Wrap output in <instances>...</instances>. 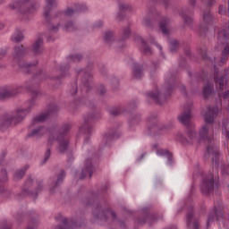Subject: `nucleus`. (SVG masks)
Returning <instances> with one entry per match:
<instances>
[{"instance_id": "obj_22", "label": "nucleus", "mask_w": 229, "mask_h": 229, "mask_svg": "<svg viewBox=\"0 0 229 229\" xmlns=\"http://www.w3.org/2000/svg\"><path fill=\"white\" fill-rule=\"evenodd\" d=\"M215 83L219 90L223 91L225 89H228V79L225 76H220L219 72L215 71Z\"/></svg>"}, {"instance_id": "obj_54", "label": "nucleus", "mask_w": 229, "mask_h": 229, "mask_svg": "<svg viewBox=\"0 0 229 229\" xmlns=\"http://www.w3.org/2000/svg\"><path fill=\"white\" fill-rule=\"evenodd\" d=\"M170 51L171 53H176L178 51V41L174 39L170 42Z\"/></svg>"}, {"instance_id": "obj_23", "label": "nucleus", "mask_w": 229, "mask_h": 229, "mask_svg": "<svg viewBox=\"0 0 229 229\" xmlns=\"http://www.w3.org/2000/svg\"><path fill=\"white\" fill-rule=\"evenodd\" d=\"M13 123V118L12 114H5L0 118V131H6L10 126Z\"/></svg>"}, {"instance_id": "obj_19", "label": "nucleus", "mask_w": 229, "mask_h": 229, "mask_svg": "<svg viewBox=\"0 0 229 229\" xmlns=\"http://www.w3.org/2000/svg\"><path fill=\"white\" fill-rule=\"evenodd\" d=\"M78 77L81 76L82 85L87 87V89H90V85L92 83V72L90 71H85L84 69L77 70Z\"/></svg>"}, {"instance_id": "obj_4", "label": "nucleus", "mask_w": 229, "mask_h": 229, "mask_svg": "<svg viewBox=\"0 0 229 229\" xmlns=\"http://www.w3.org/2000/svg\"><path fill=\"white\" fill-rule=\"evenodd\" d=\"M217 40H218V44H222V46H224V50L222 51L221 62L225 64V61L229 56V31L226 30H219Z\"/></svg>"}, {"instance_id": "obj_2", "label": "nucleus", "mask_w": 229, "mask_h": 229, "mask_svg": "<svg viewBox=\"0 0 229 229\" xmlns=\"http://www.w3.org/2000/svg\"><path fill=\"white\" fill-rule=\"evenodd\" d=\"M209 135H214V127L212 125L202 126L199 131V137L206 139L208 142L206 157L211 158L215 167H217L219 165V148L212 143V137H208Z\"/></svg>"}, {"instance_id": "obj_20", "label": "nucleus", "mask_w": 229, "mask_h": 229, "mask_svg": "<svg viewBox=\"0 0 229 229\" xmlns=\"http://www.w3.org/2000/svg\"><path fill=\"white\" fill-rule=\"evenodd\" d=\"M65 174V171L60 170V172L55 176L50 187V192L52 194L55 192V189H58V187L64 183Z\"/></svg>"}, {"instance_id": "obj_64", "label": "nucleus", "mask_w": 229, "mask_h": 229, "mask_svg": "<svg viewBox=\"0 0 229 229\" xmlns=\"http://www.w3.org/2000/svg\"><path fill=\"white\" fill-rule=\"evenodd\" d=\"M157 219H158V218H157V216H154V215H149V216H147V221H153V222H155V221H157Z\"/></svg>"}, {"instance_id": "obj_48", "label": "nucleus", "mask_w": 229, "mask_h": 229, "mask_svg": "<svg viewBox=\"0 0 229 229\" xmlns=\"http://www.w3.org/2000/svg\"><path fill=\"white\" fill-rule=\"evenodd\" d=\"M142 43V51L143 55H151L153 53V50H151V47L148 46V43L144 41V39H141Z\"/></svg>"}, {"instance_id": "obj_41", "label": "nucleus", "mask_w": 229, "mask_h": 229, "mask_svg": "<svg viewBox=\"0 0 229 229\" xmlns=\"http://www.w3.org/2000/svg\"><path fill=\"white\" fill-rule=\"evenodd\" d=\"M162 130V127H160V125H158V122L155 121V122H152L150 123V125L148 126V131L151 132V133H159L160 131Z\"/></svg>"}, {"instance_id": "obj_12", "label": "nucleus", "mask_w": 229, "mask_h": 229, "mask_svg": "<svg viewBox=\"0 0 229 229\" xmlns=\"http://www.w3.org/2000/svg\"><path fill=\"white\" fill-rule=\"evenodd\" d=\"M72 127V125L71 123H64L63 125H61L59 131L50 132L48 138L49 146H53V143L55 142V137H60V135H63V137H67V134L69 133V131H71Z\"/></svg>"}, {"instance_id": "obj_28", "label": "nucleus", "mask_w": 229, "mask_h": 229, "mask_svg": "<svg viewBox=\"0 0 229 229\" xmlns=\"http://www.w3.org/2000/svg\"><path fill=\"white\" fill-rule=\"evenodd\" d=\"M121 136V132L119 131H111L108 133H106L104 136V143L106 146H110V143L114 140V139H119Z\"/></svg>"}, {"instance_id": "obj_24", "label": "nucleus", "mask_w": 229, "mask_h": 229, "mask_svg": "<svg viewBox=\"0 0 229 229\" xmlns=\"http://www.w3.org/2000/svg\"><path fill=\"white\" fill-rule=\"evenodd\" d=\"M218 113L219 108L217 106H208L204 116L207 124H212L214 123V117H216Z\"/></svg>"}, {"instance_id": "obj_1", "label": "nucleus", "mask_w": 229, "mask_h": 229, "mask_svg": "<svg viewBox=\"0 0 229 229\" xmlns=\"http://www.w3.org/2000/svg\"><path fill=\"white\" fill-rule=\"evenodd\" d=\"M92 216L95 221H100V223H103L104 225H112L113 223H118L121 228H126L124 221L119 220L115 211H114L103 202L95 204L92 210Z\"/></svg>"}, {"instance_id": "obj_60", "label": "nucleus", "mask_w": 229, "mask_h": 229, "mask_svg": "<svg viewBox=\"0 0 229 229\" xmlns=\"http://www.w3.org/2000/svg\"><path fill=\"white\" fill-rule=\"evenodd\" d=\"M76 92H78V84L73 83L70 89V93L72 94V96H75Z\"/></svg>"}, {"instance_id": "obj_27", "label": "nucleus", "mask_w": 229, "mask_h": 229, "mask_svg": "<svg viewBox=\"0 0 229 229\" xmlns=\"http://www.w3.org/2000/svg\"><path fill=\"white\" fill-rule=\"evenodd\" d=\"M89 175L92 178V159H87L84 167L79 174V179L83 180L85 176Z\"/></svg>"}, {"instance_id": "obj_7", "label": "nucleus", "mask_w": 229, "mask_h": 229, "mask_svg": "<svg viewBox=\"0 0 229 229\" xmlns=\"http://www.w3.org/2000/svg\"><path fill=\"white\" fill-rule=\"evenodd\" d=\"M33 106H35V98H32L30 101V106L28 108H18L15 111L14 114H12L13 124H14L15 126H17V124H21V123L24 121V118L26 117L27 114H30V112H31V108H33Z\"/></svg>"}, {"instance_id": "obj_21", "label": "nucleus", "mask_w": 229, "mask_h": 229, "mask_svg": "<svg viewBox=\"0 0 229 229\" xmlns=\"http://www.w3.org/2000/svg\"><path fill=\"white\" fill-rule=\"evenodd\" d=\"M28 47L23 45H17L13 47V60L19 61L21 58H24L28 55Z\"/></svg>"}, {"instance_id": "obj_5", "label": "nucleus", "mask_w": 229, "mask_h": 229, "mask_svg": "<svg viewBox=\"0 0 229 229\" xmlns=\"http://www.w3.org/2000/svg\"><path fill=\"white\" fill-rule=\"evenodd\" d=\"M33 185V178L29 177L24 184V188L22 190V196H33L34 198H37V196H38V192H41V191H43L44 189V182L42 180H38L37 181V187L35 189L34 191L30 192V187H31ZM19 194V196L21 195Z\"/></svg>"}, {"instance_id": "obj_8", "label": "nucleus", "mask_w": 229, "mask_h": 229, "mask_svg": "<svg viewBox=\"0 0 229 229\" xmlns=\"http://www.w3.org/2000/svg\"><path fill=\"white\" fill-rule=\"evenodd\" d=\"M191 119H192V103H188L184 106L182 112L178 115V121L186 128L189 126H192V123H191Z\"/></svg>"}, {"instance_id": "obj_18", "label": "nucleus", "mask_w": 229, "mask_h": 229, "mask_svg": "<svg viewBox=\"0 0 229 229\" xmlns=\"http://www.w3.org/2000/svg\"><path fill=\"white\" fill-rule=\"evenodd\" d=\"M216 217V221H223V217H225V213H223V209L215 208L213 211L209 212L207 221V229L210 228V224L214 223Z\"/></svg>"}, {"instance_id": "obj_57", "label": "nucleus", "mask_w": 229, "mask_h": 229, "mask_svg": "<svg viewBox=\"0 0 229 229\" xmlns=\"http://www.w3.org/2000/svg\"><path fill=\"white\" fill-rule=\"evenodd\" d=\"M98 92L100 96H105L106 94V88L100 84L98 86Z\"/></svg>"}, {"instance_id": "obj_51", "label": "nucleus", "mask_w": 229, "mask_h": 229, "mask_svg": "<svg viewBox=\"0 0 229 229\" xmlns=\"http://www.w3.org/2000/svg\"><path fill=\"white\" fill-rule=\"evenodd\" d=\"M1 183H6L8 182V172L6 170H1V177H0Z\"/></svg>"}, {"instance_id": "obj_11", "label": "nucleus", "mask_w": 229, "mask_h": 229, "mask_svg": "<svg viewBox=\"0 0 229 229\" xmlns=\"http://www.w3.org/2000/svg\"><path fill=\"white\" fill-rule=\"evenodd\" d=\"M202 19L204 23H201L199 26V34L206 35L207 31H208V25L207 24H212L214 22V16L210 13V9L203 11Z\"/></svg>"}, {"instance_id": "obj_33", "label": "nucleus", "mask_w": 229, "mask_h": 229, "mask_svg": "<svg viewBox=\"0 0 229 229\" xmlns=\"http://www.w3.org/2000/svg\"><path fill=\"white\" fill-rule=\"evenodd\" d=\"M171 20L169 18H163L159 23V28L163 33V35H169V23Z\"/></svg>"}, {"instance_id": "obj_42", "label": "nucleus", "mask_w": 229, "mask_h": 229, "mask_svg": "<svg viewBox=\"0 0 229 229\" xmlns=\"http://www.w3.org/2000/svg\"><path fill=\"white\" fill-rule=\"evenodd\" d=\"M222 133L229 140V121L224 120L222 123Z\"/></svg>"}, {"instance_id": "obj_53", "label": "nucleus", "mask_w": 229, "mask_h": 229, "mask_svg": "<svg viewBox=\"0 0 229 229\" xmlns=\"http://www.w3.org/2000/svg\"><path fill=\"white\" fill-rule=\"evenodd\" d=\"M70 62H81V59L83 58V55L80 54H75L72 55H69Z\"/></svg>"}, {"instance_id": "obj_56", "label": "nucleus", "mask_w": 229, "mask_h": 229, "mask_svg": "<svg viewBox=\"0 0 229 229\" xmlns=\"http://www.w3.org/2000/svg\"><path fill=\"white\" fill-rule=\"evenodd\" d=\"M228 171H229V166L228 165H221V174H222L223 176L228 177L229 176Z\"/></svg>"}, {"instance_id": "obj_13", "label": "nucleus", "mask_w": 229, "mask_h": 229, "mask_svg": "<svg viewBox=\"0 0 229 229\" xmlns=\"http://www.w3.org/2000/svg\"><path fill=\"white\" fill-rule=\"evenodd\" d=\"M148 16H145L142 21L143 26L146 28H153V21L157 20V17L160 15V13L157 11L155 7H148L147 10Z\"/></svg>"}, {"instance_id": "obj_6", "label": "nucleus", "mask_w": 229, "mask_h": 229, "mask_svg": "<svg viewBox=\"0 0 229 229\" xmlns=\"http://www.w3.org/2000/svg\"><path fill=\"white\" fill-rule=\"evenodd\" d=\"M101 114H99V111L95 110L94 112L88 114L87 118L84 119L85 124L81 127L80 131L82 135H86L85 142H89V135L92 133V126L89 125V123L90 121H94L95 119H100Z\"/></svg>"}, {"instance_id": "obj_25", "label": "nucleus", "mask_w": 229, "mask_h": 229, "mask_svg": "<svg viewBox=\"0 0 229 229\" xmlns=\"http://www.w3.org/2000/svg\"><path fill=\"white\" fill-rule=\"evenodd\" d=\"M30 51L35 56H38V55L43 53L44 52V39H42V38H37L33 42Z\"/></svg>"}, {"instance_id": "obj_52", "label": "nucleus", "mask_w": 229, "mask_h": 229, "mask_svg": "<svg viewBox=\"0 0 229 229\" xmlns=\"http://www.w3.org/2000/svg\"><path fill=\"white\" fill-rule=\"evenodd\" d=\"M123 114V109L121 107H113L110 110V115H113V117H117V115Z\"/></svg>"}, {"instance_id": "obj_38", "label": "nucleus", "mask_w": 229, "mask_h": 229, "mask_svg": "<svg viewBox=\"0 0 229 229\" xmlns=\"http://www.w3.org/2000/svg\"><path fill=\"white\" fill-rule=\"evenodd\" d=\"M59 223H61V225H56L55 229H72V226H71V222H68L67 218L64 216L59 218Z\"/></svg>"}, {"instance_id": "obj_35", "label": "nucleus", "mask_w": 229, "mask_h": 229, "mask_svg": "<svg viewBox=\"0 0 229 229\" xmlns=\"http://www.w3.org/2000/svg\"><path fill=\"white\" fill-rule=\"evenodd\" d=\"M104 42L107 44V46H110L115 42V35L113 31L108 30L104 34Z\"/></svg>"}, {"instance_id": "obj_29", "label": "nucleus", "mask_w": 229, "mask_h": 229, "mask_svg": "<svg viewBox=\"0 0 229 229\" xmlns=\"http://www.w3.org/2000/svg\"><path fill=\"white\" fill-rule=\"evenodd\" d=\"M46 5L44 8V16L51 15V12L53 8H56L58 6V0H45Z\"/></svg>"}, {"instance_id": "obj_40", "label": "nucleus", "mask_w": 229, "mask_h": 229, "mask_svg": "<svg viewBox=\"0 0 229 229\" xmlns=\"http://www.w3.org/2000/svg\"><path fill=\"white\" fill-rule=\"evenodd\" d=\"M11 40L16 43L22 42L24 40V34L21 30H16L12 36Z\"/></svg>"}, {"instance_id": "obj_55", "label": "nucleus", "mask_w": 229, "mask_h": 229, "mask_svg": "<svg viewBox=\"0 0 229 229\" xmlns=\"http://www.w3.org/2000/svg\"><path fill=\"white\" fill-rule=\"evenodd\" d=\"M119 10L120 12H128L131 10V6H130L128 4L121 3L119 4Z\"/></svg>"}, {"instance_id": "obj_26", "label": "nucleus", "mask_w": 229, "mask_h": 229, "mask_svg": "<svg viewBox=\"0 0 229 229\" xmlns=\"http://www.w3.org/2000/svg\"><path fill=\"white\" fill-rule=\"evenodd\" d=\"M130 35H131V30L130 29V23H128L123 28L122 38L116 41L117 47H119V49H123V47H124V40H126Z\"/></svg>"}, {"instance_id": "obj_49", "label": "nucleus", "mask_w": 229, "mask_h": 229, "mask_svg": "<svg viewBox=\"0 0 229 229\" xmlns=\"http://www.w3.org/2000/svg\"><path fill=\"white\" fill-rule=\"evenodd\" d=\"M130 123L132 125L139 124V123H140V114H132L130 119Z\"/></svg>"}, {"instance_id": "obj_10", "label": "nucleus", "mask_w": 229, "mask_h": 229, "mask_svg": "<svg viewBox=\"0 0 229 229\" xmlns=\"http://www.w3.org/2000/svg\"><path fill=\"white\" fill-rule=\"evenodd\" d=\"M47 30L49 33H58L60 28H62V21H60L56 17H51V14L44 16Z\"/></svg>"}, {"instance_id": "obj_34", "label": "nucleus", "mask_w": 229, "mask_h": 229, "mask_svg": "<svg viewBox=\"0 0 229 229\" xmlns=\"http://www.w3.org/2000/svg\"><path fill=\"white\" fill-rule=\"evenodd\" d=\"M186 135L189 137V141L191 142V144L193 140H196V139H198V131H196V130L194 129V125H190L189 127H187Z\"/></svg>"}, {"instance_id": "obj_37", "label": "nucleus", "mask_w": 229, "mask_h": 229, "mask_svg": "<svg viewBox=\"0 0 229 229\" xmlns=\"http://www.w3.org/2000/svg\"><path fill=\"white\" fill-rule=\"evenodd\" d=\"M38 62H34V63H19L20 67L22 69V71L24 72H26V74H30V72H31V67H35V65H37Z\"/></svg>"}, {"instance_id": "obj_17", "label": "nucleus", "mask_w": 229, "mask_h": 229, "mask_svg": "<svg viewBox=\"0 0 229 229\" xmlns=\"http://www.w3.org/2000/svg\"><path fill=\"white\" fill-rule=\"evenodd\" d=\"M55 140H56L58 147L57 151L64 155V153H67L69 150V139L67 137H64V135L55 136Z\"/></svg>"}, {"instance_id": "obj_45", "label": "nucleus", "mask_w": 229, "mask_h": 229, "mask_svg": "<svg viewBox=\"0 0 229 229\" xmlns=\"http://www.w3.org/2000/svg\"><path fill=\"white\" fill-rule=\"evenodd\" d=\"M157 155H159L161 157H164V155H166L169 162H173V154L169 153V150L159 148L157 150Z\"/></svg>"}, {"instance_id": "obj_14", "label": "nucleus", "mask_w": 229, "mask_h": 229, "mask_svg": "<svg viewBox=\"0 0 229 229\" xmlns=\"http://www.w3.org/2000/svg\"><path fill=\"white\" fill-rule=\"evenodd\" d=\"M200 190L202 194L214 192V174H210L202 180Z\"/></svg>"}, {"instance_id": "obj_58", "label": "nucleus", "mask_w": 229, "mask_h": 229, "mask_svg": "<svg viewBox=\"0 0 229 229\" xmlns=\"http://www.w3.org/2000/svg\"><path fill=\"white\" fill-rule=\"evenodd\" d=\"M50 157H51V148H47L46 153H45L42 164H46V162H47L49 160Z\"/></svg>"}, {"instance_id": "obj_61", "label": "nucleus", "mask_w": 229, "mask_h": 229, "mask_svg": "<svg viewBox=\"0 0 229 229\" xmlns=\"http://www.w3.org/2000/svg\"><path fill=\"white\" fill-rule=\"evenodd\" d=\"M218 13L220 15H226V7L223 4L219 5Z\"/></svg>"}, {"instance_id": "obj_59", "label": "nucleus", "mask_w": 229, "mask_h": 229, "mask_svg": "<svg viewBox=\"0 0 229 229\" xmlns=\"http://www.w3.org/2000/svg\"><path fill=\"white\" fill-rule=\"evenodd\" d=\"M205 4L208 8H212L215 4H216V0H204Z\"/></svg>"}, {"instance_id": "obj_43", "label": "nucleus", "mask_w": 229, "mask_h": 229, "mask_svg": "<svg viewBox=\"0 0 229 229\" xmlns=\"http://www.w3.org/2000/svg\"><path fill=\"white\" fill-rule=\"evenodd\" d=\"M34 78L35 80H38V81H44V80H47L49 76H47V72H44L42 70H39L35 73Z\"/></svg>"}, {"instance_id": "obj_32", "label": "nucleus", "mask_w": 229, "mask_h": 229, "mask_svg": "<svg viewBox=\"0 0 229 229\" xmlns=\"http://www.w3.org/2000/svg\"><path fill=\"white\" fill-rule=\"evenodd\" d=\"M142 76H144L142 65L135 64L132 68V78H134V80H140Z\"/></svg>"}, {"instance_id": "obj_3", "label": "nucleus", "mask_w": 229, "mask_h": 229, "mask_svg": "<svg viewBox=\"0 0 229 229\" xmlns=\"http://www.w3.org/2000/svg\"><path fill=\"white\" fill-rule=\"evenodd\" d=\"M174 87V77H172L169 81H166L164 87L163 92L159 89L156 91L148 92V97L150 98L151 100L156 103V105H164L165 103V99H167L168 96H171V92Z\"/></svg>"}, {"instance_id": "obj_44", "label": "nucleus", "mask_w": 229, "mask_h": 229, "mask_svg": "<svg viewBox=\"0 0 229 229\" xmlns=\"http://www.w3.org/2000/svg\"><path fill=\"white\" fill-rule=\"evenodd\" d=\"M47 115L46 114H40L38 116H36L34 120L32 121L30 126H37L38 123H44L47 119Z\"/></svg>"}, {"instance_id": "obj_31", "label": "nucleus", "mask_w": 229, "mask_h": 229, "mask_svg": "<svg viewBox=\"0 0 229 229\" xmlns=\"http://www.w3.org/2000/svg\"><path fill=\"white\" fill-rule=\"evenodd\" d=\"M45 133H47V129L44 126H39L30 131L29 137H42Z\"/></svg>"}, {"instance_id": "obj_15", "label": "nucleus", "mask_w": 229, "mask_h": 229, "mask_svg": "<svg viewBox=\"0 0 229 229\" xmlns=\"http://www.w3.org/2000/svg\"><path fill=\"white\" fill-rule=\"evenodd\" d=\"M188 229H199V219L194 214V209L191 208L186 215Z\"/></svg>"}, {"instance_id": "obj_9", "label": "nucleus", "mask_w": 229, "mask_h": 229, "mask_svg": "<svg viewBox=\"0 0 229 229\" xmlns=\"http://www.w3.org/2000/svg\"><path fill=\"white\" fill-rule=\"evenodd\" d=\"M11 10H19L21 13H31L35 10V5L31 4V0H18L13 4H9Z\"/></svg>"}, {"instance_id": "obj_47", "label": "nucleus", "mask_w": 229, "mask_h": 229, "mask_svg": "<svg viewBox=\"0 0 229 229\" xmlns=\"http://www.w3.org/2000/svg\"><path fill=\"white\" fill-rule=\"evenodd\" d=\"M38 220L35 217L30 218L27 229H38Z\"/></svg>"}, {"instance_id": "obj_36", "label": "nucleus", "mask_w": 229, "mask_h": 229, "mask_svg": "<svg viewBox=\"0 0 229 229\" xmlns=\"http://www.w3.org/2000/svg\"><path fill=\"white\" fill-rule=\"evenodd\" d=\"M214 92V85L211 83H208L203 87V96L204 99H208V98L212 97Z\"/></svg>"}, {"instance_id": "obj_30", "label": "nucleus", "mask_w": 229, "mask_h": 229, "mask_svg": "<svg viewBox=\"0 0 229 229\" xmlns=\"http://www.w3.org/2000/svg\"><path fill=\"white\" fill-rule=\"evenodd\" d=\"M191 12L192 11L190 9H182L181 13L184 24H186V26H189V28H192V24L194 22V20H192L191 16L187 15V13H191Z\"/></svg>"}, {"instance_id": "obj_63", "label": "nucleus", "mask_w": 229, "mask_h": 229, "mask_svg": "<svg viewBox=\"0 0 229 229\" xmlns=\"http://www.w3.org/2000/svg\"><path fill=\"white\" fill-rule=\"evenodd\" d=\"M200 55L204 60H207V48L203 47L200 49Z\"/></svg>"}, {"instance_id": "obj_39", "label": "nucleus", "mask_w": 229, "mask_h": 229, "mask_svg": "<svg viewBox=\"0 0 229 229\" xmlns=\"http://www.w3.org/2000/svg\"><path fill=\"white\" fill-rule=\"evenodd\" d=\"M28 165L23 166L22 168L16 170L14 172V180L17 182L19 180H22L24 174H26V171H28Z\"/></svg>"}, {"instance_id": "obj_62", "label": "nucleus", "mask_w": 229, "mask_h": 229, "mask_svg": "<svg viewBox=\"0 0 229 229\" xmlns=\"http://www.w3.org/2000/svg\"><path fill=\"white\" fill-rule=\"evenodd\" d=\"M55 112H58V106L53 104L49 107V114H55Z\"/></svg>"}, {"instance_id": "obj_50", "label": "nucleus", "mask_w": 229, "mask_h": 229, "mask_svg": "<svg viewBox=\"0 0 229 229\" xmlns=\"http://www.w3.org/2000/svg\"><path fill=\"white\" fill-rule=\"evenodd\" d=\"M64 28L68 30V31H74L75 30H78V26H76V23L72 22V21H67L64 25Z\"/></svg>"}, {"instance_id": "obj_46", "label": "nucleus", "mask_w": 229, "mask_h": 229, "mask_svg": "<svg viewBox=\"0 0 229 229\" xmlns=\"http://www.w3.org/2000/svg\"><path fill=\"white\" fill-rule=\"evenodd\" d=\"M176 139L180 142H182L184 144V146H191L192 144V141H190L189 140H187V138H185V136H183V134H182L180 132L177 133Z\"/></svg>"}, {"instance_id": "obj_16", "label": "nucleus", "mask_w": 229, "mask_h": 229, "mask_svg": "<svg viewBox=\"0 0 229 229\" xmlns=\"http://www.w3.org/2000/svg\"><path fill=\"white\" fill-rule=\"evenodd\" d=\"M83 105L88 106V108H90V110H96L98 106V105L96 104V101L92 99L90 97L77 98L74 101L75 108H80V106H83Z\"/></svg>"}]
</instances>
